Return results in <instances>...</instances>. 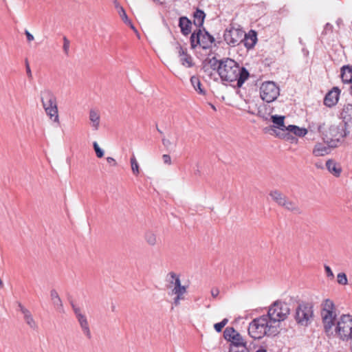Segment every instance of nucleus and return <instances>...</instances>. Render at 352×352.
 <instances>
[{
  "label": "nucleus",
  "instance_id": "obj_1",
  "mask_svg": "<svg viewBox=\"0 0 352 352\" xmlns=\"http://www.w3.org/2000/svg\"><path fill=\"white\" fill-rule=\"evenodd\" d=\"M217 72L223 81H237V86L241 87L249 77V72L244 67L231 58H225L219 61Z\"/></svg>",
  "mask_w": 352,
  "mask_h": 352
},
{
  "label": "nucleus",
  "instance_id": "obj_2",
  "mask_svg": "<svg viewBox=\"0 0 352 352\" xmlns=\"http://www.w3.org/2000/svg\"><path fill=\"white\" fill-rule=\"evenodd\" d=\"M278 333V325H274L267 315L254 319L248 327V333L254 339H261L265 336H275Z\"/></svg>",
  "mask_w": 352,
  "mask_h": 352
},
{
  "label": "nucleus",
  "instance_id": "obj_3",
  "mask_svg": "<svg viewBox=\"0 0 352 352\" xmlns=\"http://www.w3.org/2000/svg\"><path fill=\"white\" fill-rule=\"evenodd\" d=\"M320 317L325 333L328 336L333 334V327L337 320V308L330 298L323 300L320 304Z\"/></svg>",
  "mask_w": 352,
  "mask_h": 352
},
{
  "label": "nucleus",
  "instance_id": "obj_4",
  "mask_svg": "<svg viewBox=\"0 0 352 352\" xmlns=\"http://www.w3.org/2000/svg\"><path fill=\"white\" fill-rule=\"evenodd\" d=\"M318 131L322 135L323 140L331 148H336L340 145L347 135L344 126L332 125L327 128L323 124L318 126Z\"/></svg>",
  "mask_w": 352,
  "mask_h": 352
},
{
  "label": "nucleus",
  "instance_id": "obj_5",
  "mask_svg": "<svg viewBox=\"0 0 352 352\" xmlns=\"http://www.w3.org/2000/svg\"><path fill=\"white\" fill-rule=\"evenodd\" d=\"M335 336L342 341L352 340V316L342 314L335 322Z\"/></svg>",
  "mask_w": 352,
  "mask_h": 352
},
{
  "label": "nucleus",
  "instance_id": "obj_6",
  "mask_svg": "<svg viewBox=\"0 0 352 352\" xmlns=\"http://www.w3.org/2000/svg\"><path fill=\"white\" fill-rule=\"evenodd\" d=\"M47 99L45 114L49 119V127L57 129L60 125L57 98L51 91H48L47 94Z\"/></svg>",
  "mask_w": 352,
  "mask_h": 352
},
{
  "label": "nucleus",
  "instance_id": "obj_7",
  "mask_svg": "<svg viewBox=\"0 0 352 352\" xmlns=\"http://www.w3.org/2000/svg\"><path fill=\"white\" fill-rule=\"evenodd\" d=\"M289 314L290 309L289 305L285 302L276 300L270 307L266 315L274 325L278 326V323L284 321Z\"/></svg>",
  "mask_w": 352,
  "mask_h": 352
},
{
  "label": "nucleus",
  "instance_id": "obj_8",
  "mask_svg": "<svg viewBox=\"0 0 352 352\" xmlns=\"http://www.w3.org/2000/svg\"><path fill=\"white\" fill-rule=\"evenodd\" d=\"M223 37L226 42L228 45L232 46L238 45L243 41L244 38H245V45L248 46L249 47L253 46L256 42V36H254V37L250 38L251 41H252V43L248 44V38L245 37V32L241 30V29L234 28H231L229 30H226L224 33Z\"/></svg>",
  "mask_w": 352,
  "mask_h": 352
},
{
  "label": "nucleus",
  "instance_id": "obj_9",
  "mask_svg": "<svg viewBox=\"0 0 352 352\" xmlns=\"http://www.w3.org/2000/svg\"><path fill=\"white\" fill-rule=\"evenodd\" d=\"M214 42V37L205 30L199 29L195 31L190 36V44L192 48L199 45L203 49H209Z\"/></svg>",
  "mask_w": 352,
  "mask_h": 352
},
{
  "label": "nucleus",
  "instance_id": "obj_10",
  "mask_svg": "<svg viewBox=\"0 0 352 352\" xmlns=\"http://www.w3.org/2000/svg\"><path fill=\"white\" fill-rule=\"evenodd\" d=\"M269 195L278 206L283 207L291 212H300V209L298 204L296 202L289 199L280 190H271Z\"/></svg>",
  "mask_w": 352,
  "mask_h": 352
},
{
  "label": "nucleus",
  "instance_id": "obj_11",
  "mask_svg": "<svg viewBox=\"0 0 352 352\" xmlns=\"http://www.w3.org/2000/svg\"><path fill=\"white\" fill-rule=\"evenodd\" d=\"M260 96L263 101L272 102L280 95L279 87L272 81H265L260 87Z\"/></svg>",
  "mask_w": 352,
  "mask_h": 352
},
{
  "label": "nucleus",
  "instance_id": "obj_12",
  "mask_svg": "<svg viewBox=\"0 0 352 352\" xmlns=\"http://www.w3.org/2000/svg\"><path fill=\"white\" fill-rule=\"evenodd\" d=\"M223 336L225 339L230 342V347L247 346L245 339L233 327H227L223 332Z\"/></svg>",
  "mask_w": 352,
  "mask_h": 352
},
{
  "label": "nucleus",
  "instance_id": "obj_13",
  "mask_svg": "<svg viewBox=\"0 0 352 352\" xmlns=\"http://www.w3.org/2000/svg\"><path fill=\"white\" fill-rule=\"evenodd\" d=\"M313 316L311 306L308 304L300 305L296 312V319L298 323L307 324Z\"/></svg>",
  "mask_w": 352,
  "mask_h": 352
},
{
  "label": "nucleus",
  "instance_id": "obj_14",
  "mask_svg": "<svg viewBox=\"0 0 352 352\" xmlns=\"http://www.w3.org/2000/svg\"><path fill=\"white\" fill-rule=\"evenodd\" d=\"M171 276L175 279L174 288L172 290V294L176 296L174 298V304L177 306L180 304V301L184 299L186 287L181 285L180 279L175 274L172 273Z\"/></svg>",
  "mask_w": 352,
  "mask_h": 352
},
{
  "label": "nucleus",
  "instance_id": "obj_15",
  "mask_svg": "<svg viewBox=\"0 0 352 352\" xmlns=\"http://www.w3.org/2000/svg\"><path fill=\"white\" fill-rule=\"evenodd\" d=\"M175 49L178 52L182 65L186 67H192L194 65L192 58L188 54L187 49L179 43H177Z\"/></svg>",
  "mask_w": 352,
  "mask_h": 352
},
{
  "label": "nucleus",
  "instance_id": "obj_16",
  "mask_svg": "<svg viewBox=\"0 0 352 352\" xmlns=\"http://www.w3.org/2000/svg\"><path fill=\"white\" fill-rule=\"evenodd\" d=\"M340 93V89L338 87H333L325 96L324 104L329 107L336 105L338 101Z\"/></svg>",
  "mask_w": 352,
  "mask_h": 352
},
{
  "label": "nucleus",
  "instance_id": "obj_17",
  "mask_svg": "<svg viewBox=\"0 0 352 352\" xmlns=\"http://www.w3.org/2000/svg\"><path fill=\"white\" fill-rule=\"evenodd\" d=\"M89 124L93 130L98 131L100 124V114L98 110L91 109L89 113Z\"/></svg>",
  "mask_w": 352,
  "mask_h": 352
},
{
  "label": "nucleus",
  "instance_id": "obj_18",
  "mask_svg": "<svg viewBox=\"0 0 352 352\" xmlns=\"http://www.w3.org/2000/svg\"><path fill=\"white\" fill-rule=\"evenodd\" d=\"M326 166L329 172L331 173L333 175H334L336 177L340 176L342 171V166L339 163L336 162L334 160H328L326 162Z\"/></svg>",
  "mask_w": 352,
  "mask_h": 352
},
{
  "label": "nucleus",
  "instance_id": "obj_19",
  "mask_svg": "<svg viewBox=\"0 0 352 352\" xmlns=\"http://www.w3.org/2000/svg\"><path fill=\"white\" fill-rule=\"evenodd\" d=\"M331 146H326L321 142L316 143L313 148L312 154L316 157H322L328 155L330 153Z\"/></svg>",
  "mask_w": 352,
  "mask_h": 352
},
{
  "label": "nucleus",
  "instance_id": "obj_20",
  "mask_svg": "<svg viewBox=\"0 0 352 352\" xmlns=\"http://www.w3.org/2000/svg\"><path fill=\"white\" fill-rule=\"evenodd\" d=\"M190 83L198 94L206 96V91L198 76H192L190 78Z\"/></svg>",
  "mask_w": 352,
  "mask_h": 352
},
{
  "label": "nucleus",
  "instance_id": "obj_21",
  "mask_svg": "<svg viewBox=\"0 0 352 352\" xmlns=\"http://www.w3.org/2000/svg\"><path fill=\"white\" fill-rule=\"evenodd\" d=\"M342 80L344 83H350L352 82V67L349 65L343 66L341 69L340 74Z\"/></svg>",
  "mask_w": 352,
  "mask_h": 352
},
{
  "label": "nucleus",
  "instance_id": "obj_22",
  "mask_svg": "<svg viewBox=\"0 0 352 352\" xmlns=\"http://www.w3.org/2000/svg\"><path fill=\"white\" fill-rule=\"evenodd\" d=\"M181 32L184 35H188L191 32V22L186 17H181L179 19V24Z\"/></svg>",
  "mask_w": 352,
  "mask_h": 352
},
{
  "label": "nucleus",
  "instance_id": "obj_23",
  "mask_svg": "<svg viewBox=\"0 0 352 352\" xmlns=\"http://www.w3.org/2000/svg\"><path fill=\"white\" fill-rule=\"evenodd\" d=\"M19 307L20 308V311L23 314V317L25 320L26 321L27 324L31 327V328H35L36 327V323L32 318L30 313L28 310H27L23 305L21 304L19 305Z\"/></svg>",
  "mask_w": 352,
  "mask_h": 352
},
{
  "label": "nucleus",
  "instance_id": "obj_24",
  "mask_svg": "<svg viewBox=\"0 0 352 352\" xmlns=\"http://www.w3.org/2000/svg\"><path fill=\"white\" fill-rule=\"evenodd\" d=\"M286 131L293 133L298 137H304L307 134V129L305 128H300L296 125H289L286 127Z\"/></svg>",
  "mask_w": 352,
  "mask_h": 352
},
{
  "label": "nucleus",
  "instance_id": "obj_25",
  "mask_svg": "<svg viewBox=\"0 0 352 352\" xmlns=\"http://www.w3.org/2000/svg\"><path fill=\"white\" fill-rule=\"evenodd\" d=\"M205 17H206V14H205L204 12L201 10L197 9L193 15L194 24L196 26L200 28L204 24Z\"/></svg>",
  "mask_w": 352,
  "mask_h": 352
},
{
  "label": "nucleus",
  "instance_id": "obj_26",
  "mask_svg": "<svg viewBox=\"0 0 352 352\" xmlns=\"http://www.w3.org/2000/svg\"><path fill=\"white\" fill-rule=\"evenodd\" d=\"M146 243L150 246H155L157 243V234L153 231H147L144 236Z\"/></svg>",
  "mask_w": 352,
  "mask_h": 352
},
{
  "label": "nucleus",
  "instance_id": "obj_27",
  "mask_svg": "<svg viewBox=\"0 0 352 352\" xmlns=\"http://www.w3.org/2000/svg\"><path fill=\"white\" fill-rule=\"evenodd\" d=\"M51 300L54 305L56 309L62 311L63 305L61 300L56 290H52L50 292Z\"/></svg>",
  "mask_w": 352,
  "mask_h": 352
},
{
  "label": "nucleus",
  "instance_id": "obj_28",
  "mask_svg": "<svg viewBox=\"0 0 352 352\" xmlns=\"http://www.w3.org/2000/svg\"><path fill=\"white\" fill-rule=\"evenodd\" d=\"M285 118V117L283 116L274 115L271 116L272 122L274 123V126L282 131H285L287 127L284 124Z\"/></svg>",
  "mask_w": 352,
  "mask_h": 352
},
{
  "label": "nucleus",
  "instance_id": "obj_29",
  "mask_svg": "<svg viewBox=\"0 0 352 352\" xmlns=\"http://www.w3.org/2000/svg\"><path fill=\"white\" fill-rule=\"evenodd\" d=\"M341 118L345 121L348 122L352 119V105H344L340 113Z\"/></svg>",
  "mask_w": 352,
  "mask_h": 352
},
{
  "label": "nucleus",
  "instance_id": "obj_30",
  "mask_svg": "<svg viewBox=\"0 0 352 352\" xmlns=\"http://www.w3.org/2000/svg\"><path fill=\"white\" fill-rule=\"evenodd\" d=\"M116 8L118 13L119 16H120V18L122 19V20L126 24L129 25L132 28H133V26L131 21L129 19V18L126 15V13L124 9L123 8V7H122L119 4H116Z\"/></svg>",
  "mask_w": 352,
  "mask_h": 352
},
{
  "label": "nucleus",
  "instance_id": "obj_31",
  "mask_svg": "<svg viewBox=\"0 0 352 352\" xmlns=\"http://www.w3.org/2000/svg\"><path fill=\"white\" fill-rule=\"evenodd\" d=\"M130 164L133 175L135 176L139 175L140 173V168L139 163L134 155H132L130 158Z\"/></svg>",
  "mask_w": 352,
  "mask_h": 352
},
{
  "label": "nucleus",
  "instance_id": "obj_32",
  "mask_svg": "<svg viewBox=\"0 0 352 352\" xmlns=\"http://www.w3.org/2000/svg\"><path fill=\"white\" fill-rule=\"evenodd\" d=\"M73 310L79 323H82L87 320L86 316L82 313L79 307L73 306Z\"/></svg>",
  "mask_w": 352,
  "mask_h": 352
},
{
  "label": "nucleus",
  "instance_id": "obj_33",
  "mask_svg": "<svg viewBox=\"0 0 352 352\" xmlns=\"http://www.w3.org/2000/svg\"><path fill=\"white\" fill-rule=\"evenodd\" d=\"M82 329L83 333L87 336V338L91 339V333L89 329L88 321H85L82 323H79Z\"/></svg>",
  "mask_w": 352,
  "mask_h": 352
},
{
  "label": "nucleus",
  "instance_id": "obj_34",
  "mask_svg": "<svg viewBox=\"0 0 352 352\" xmlns=\"http://www.w3.org/2000/svg\"><path fill=\"white\" fill-rule=\"evenodd\" d=\"M337 282L338 284L342 285H346L348 284V279L346 275L344 272H340L337 275Z\"/></svg>",
  "mask_w": 352,
  "mask_h": 352
},
{
  "label": "nucleus",
  "instance_id": "obj_35",
  "mask_svg": "<svg viewBox=\"0 0 352 352\" xmlns=\"http://www.w3.org/2000/svg\"><path fill=\"white\" fill-rule=\"evenodd\" d=\"M228 320L224 318L221 322L214 324V328L217 332H221L223 327L227 324Z\"/></svg>",
  "mask_w": 352,
  "mask_h": 352
},
{
  "label": "nucleus",
  "instance_id": "obj_36",
  "mask_svg": "<svg viewBox=\"0 0 352 352\" xmlns=\"http://www.w3.org/2000/svg\"><path fill=\"white\" fill-rule=\"evenodd\" d=\"M94 148L96 152V155L98 158H102L104 156V151L99 146L98 144L96 142L93 143Z\"/></svg>",
  "mask_w": 352,
  "mask_h": 352
},
{
  "label": "nucleus",
  "instance_id": "obj_37",
  "mask_svg": "<svg viewBox=\"0 0 352 352\" xmlns=\"http://www.w3.org/2000/svg\"><path fill=\"white\" fill-rule=\"evenodd\" d=\"M229 352H250L248 346L230 347Z\"/></svg>",
  "mask_w": 352,
  "mask_h": 352
},
{
  "label": "nucleus",
  "instance_id": "obj_38",
  "mask_svg": "<svg viewBox=\"0 0 352 352\" xmlns=\"http://www.w3.org/2000/svg\"><path fill=\"white\" fill-rule=\"evenodd\" d=\"M324 270H325L326 275L328 278H329L331 279L334 278V274L329 266L324 265Z\"/></svg>",
  "mask_w": 352,
  "mask_h": 352
},
{
  "label": "nucleus",
  "instance_id": "obj_39",
  "mask_svg": "<svg viewBox=\"0 0 352 352\" xmlns=\"http://www.w3.org/2000/svg\"><path fill=\"white\" fill-rule=\"evenodd\" d=\"M69 44L70 43H69V40L66 37H64L63 38V50H64L65 53L67 54L69 52Z\"/></svg>",
  "mask_w": 352,
  "mask_h": 352
},
{
  "label": "nucleus",
  "instance_id": "obj_40",
  "mask_svg": "<svg viewBox=\"0 0 352 352\" xmlns=\"http://www.w3.org/2000/svg\"><path fill=\"white\" fill-rule=\"evenodd\" d=\"M163 161L166 164H171V158L169 155L164 154L162 155Z\"/></svg>",
  "mask_w": 352,
  "mask_h": 352
},
{
  "label": "nucleus",
  "instance_id": "obj_41",
  "mask_svg": "<svg viewBox=\"0 0 352 352\" xmlns=\"http://www.w3.org/2000/svg\"><path fill=\"white\" fill-rule=\"evenodd\" d=\"M210 293L214 298H217L219 294V289L217 287H213L211 289Z\"/></svg>",
  "mask_w": 352,
  "mask_h": 352
},
{
  "label": "nucleus",
  "instance_id": "obj_42",
  "mask_svg": "<svg viewBox=\"0 0 352 352\" xmlns=\"http://www.w3.org/2000/svg\"><path fill=\"white\" fill-rule=\"evenodd\" d=\"M107 162L109 164H110L112 166H116L117 165L116 160L111 157H108L107 158Z\"/></svg>",
  "mask_w": 352,
  "mask_h": 352
},
{
  "label": "nucleus",
  "instance_id": "obj_43",
  "mask_svg": "<svg viewBox=\"0 0 352 352\" xmlns=\"http://www.w3.org/2000/svg\"><path fill=\"white\" fill-rule=\"evenodd\" d=\"M25 34L26 35L27 40L28 42H31L34 40V36L30 32L25 30Z\"/></svg>",
  "mask_w": 352,
  "mask_h": 352
},
{
  "label": "nucleus",
  "instance_id": "obj_44",
  "mask_svg": "<svg viewBox=\"0 0 352 352\" xmlns=\"http://www.w3.org/2000/svg\"><path fill=\"white\" fill-rule=\"evenodd\" d=\"M25 66H26L27 74H28L29 78H31L32 77V72H31V69H30V65H29V63H28V61H26Z\"/></svg>",
  "mask_w": 352,
  "mask_h": 352
},
{
  "label": "nucleus",
  "instance_id": "obj_45",
  "mask_svg": "<svg viewBox=\"0 0 352 352\" xmlns=\"http://www.w3.org/2000/svg\"><path fill=\"white\" fill-rule=\"evenodd\" d=\"M162 142H163L164 145L166 146H168V144H170L169 140H166V139H163Z\"/></svg>",
  "mask_w": 352,
  "mask_h": 352
},
{
  "label": "nucleus",
  "instance_id": "obj_46",
  "mask_svg": "<svg viewBox=\"0 0 352 352\" xmlns=\"http://www.w3.org/2000/svg\"><path fill=\"white\" fill-rule=\"evenodd\" d=\"M210 106L214 111H217L216 107L213 104H210Z\"/></svg>",
  "mask_w": 352,
  "mask_h": 352
},
{
  "label": "nucleus",
  "instance_id": "obj_47",
  "mask_svg": "<svg viewBox=\"0 0 352 352\" xmlns=\"http://www.w3.org/2000/svg\"><path fill=\"white\" fill-rule=\"evenodd\" d=\"M256 352H266V351L264 349H259Z\"/></svg>",
  "mask_w": 352,
  "mask_h": 352
},
{
  "label": "nucleus",
  "instance_id": "obj_48",
  "mask_svg": "<svg viewBox=\"0 0 352 352\" xmlns=\"http://www.w3.org/2000/svg\"><path fill=\"white\" fill-rule=\"evenodd\" d=\"M350 349L352 352V340L350 342Z\"/></svg>",
  "mask_w": 352,
  "mask_h": 352
}]
</instances>
